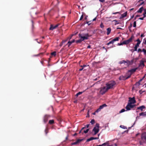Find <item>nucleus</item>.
<instances>
[{
    "label": "nucleus",
    "instance_id": "1",
    "mask_svg": "<svg viewBox=\"0 0 146 146\" xmlns=\"http://www.w3.org/2000/svg\"><path fill=\"white\" fill-rule=\"evenodd\" d=\"M79 37L80 38V39L76 40V42L77 43H81L82 41L84 40H88L89 37L90 36L88 33H80L79 34Z\"/></svg>",
    "mask_w": 146,
    "mask_h": 146
},
{
    "label": "nucleus",
    "instance_id": "2",
    "mask_svg": "<svg viewBox=\"0 0 146 146\" xmlns=\"http://www.w3.org/2000/svg\"><path fill=\"white\" fill-rule=\"evenodd\" d=\"M116 84L115 82L114 81H110L107 83L106 85L107 89L108 90L112 88Z\"/></svg>",
    "mask_w": 146,
    "mask_h": 146
},
{
    "label": "nucleus",
    "instance_id": "3",
    "mask_svg": "<svg viewBox=\"0 0 146 146\" xmlns=\"http://www.w3.org/2000/svg\"><path fill=\"white\" fill-rule=\"evenodd\" d=\"M99 125H100L99 123H96L95 125V126L93 129L92 131L94 132V135L97 134L99 131V128L100 127Z\"/></svg>",
    "mask_w": 146,
    "mask_h": 146
},
{
    "label": "nucleus",
    "instance_id": "4",
    "mask_svg": "<svg viewBox=\"0 0 146 146\" xmlns=\"http://www.w3.org/2000/svg\"><path fill=\"white\" fill-rule=\"evenodd\" d=\"M133 62V60H132L131 62L128 60H127L126 61L124 60H123L121 61L119 63L120 64L124 63V64H126L127 66H128L131 64H132Z\"/></svg>",
    "mask_w": 146,
    "mask_h": 146
},
{
    "label": "nucleus",
    "instance_id": "5",
    "mask_svg": "<svg viewBox=\"0 0 146 146\" xmlns=\"http://www.w3.org/2000/svg\"><path fill=\"white\" fill-rule=\"evenodd\" d=\"M132 104L128 103L127 105L125 107L127 110H131V108H132L135 106V105H132Z\"/></svg>",
    "mask_w": 146,
    "mask_h": 146
},
{
    "label": "nucleus",
    "instance_id": "6",
    "mask_svg": "<svg viewBox=\"0 0 146 146\" xmlns=\"http://www.w3.org/2000/svg\"><path fill=\"white\" fill-rule=\"evenodd\" d=\"M134 38V36H132L131 37L128 39L123 41V42L124 44H128L129 43L131 42L133 39Z\"/></svg>",
    "mask_w": 146,
    "mask_h": 146
},
{
    "label": "nucleus",
    "instance_id": "7",
    "mask_svg": "<svg viewBox=\"0 0 146 146\" xmlns=\"http://www.w3.org/2000/svg\"><path fill=\"white\" fill-rule=\"evenodd\" d=\"M135 97L129 98V100L128 103L131 104H134L136 102Z\"/></svg>",
    "mask_w": 146,
    "mask_h": 146
},
{
    "label": "nucleus",
    "instance_id": "8",
    "mask_svg": "<svg viewBox=\"0 0 146 146\" xmlns=\"http://www.w3.org/2000/svg\"><path fill=\"white\" fill-rule=\"evenodd\" d=\"M141 140L144 141H146V132H144L141 134Z\"/></svg>",
    "mask_w": 146,
    "mask_h": 146
},
{
    "label": "nucleus",
    "instance_id": "9",
    "mask_svg": "<svg viewBox=\"0 0 146 146\" xmlns=\"http://www.w3.org/2000/svg\"><path fill=\"white\" fill-rule=\"evenodd\" d=\"M108 89H107V88H106L105 87L102 88L100 90V93L102 94H104L108 90Z\"/></svg>",
    "mask_w": 146,
    "mask_h": 146
},
{
    "label": "nucleus",
    "instance_id": "10",
    "mask_svg": "<svg viewBox=\"0 0 146 146\" xmlns=\"http://www.w3.org/2000/svg\"><path fill=\"white\" fill-rule=\"evenodd\" d=\"M131 77V75H129L127 77L126 76H120L119 78V79L120 80H125L127 79L130 78Z\"/></svg>",
    "mask_w": 146,
    "mask_h": 146
},
{
    "label": "nucleus",
    "instance_id": "11",
    "mask_svg": "<svg viewBox=\"0 0 146 146\" xmlns=\"http://www.w3.org/2000/svg\"><path fill=\"white\" fill-rule=\"evenodd\" d=\"M107 106V105L106 104H104L101 106H100L99 108L96 111V112H98L99 111H100L104 107Z\"/></svg>",
    "mask_w": 146,
    "mask_h": 146
},
{
    "label": "nucleus",
    "instance_id": "12",
    "mask_svg": "<svg viewBox=\"0 0 146 146\" xmlns=\"http://www.w3.org/2000/svg\"><path fill=\"white\" fill-rule=\"evenodd\" d=\"M50 117V116L49 115H45L44 118V122L45 123H46L48 120V119Z\"/></svg>",
    "mask_w": 146,
    "mask_h": 146
},
{
    "label": "nucleus",
    "instance_id": "13",
    "mask_svg": "<svg viewBox=\"0 0 146 146\" xmlns=\"http://www.w3.org/2000/svg\"><path fill=\"white\" fill-rule=\"evenodd\" d=\"M83 139H78L77 141L71 144L72 145H74L77 144L79 143H80V142L82 141L83 140Z\"/></svg>",
    "mask_w": 146,
    "mask_h": 146
},
{
    "label": "nucleus",
    "instance_id": "14",
    "mask_svg": "<svg viewBox=\"0 0 146 146\" xmlns=\"http://www.w3.org/2000/svg\"><path fill=\"white\" fill-rule=\"evenodd\" d=\"M59 25V24H57L55 26H53L52 25H50V27L49 28L50 30H52L53 29H56L57 28Z\"/></svg>",
    "mask_w": 146,
    "mask_h": 146
},
{
    "label": "nucleus",
    "instance_id": "15",
    "mask_svg": "<svg viewBox=\"0 0 146 146\" xmlns=\"http://www.w3.org/2000/svg\"><path fill=\"white\" fill-rule=\"evenodd\" d=\"M137 69V68H135L133 69H131L128 70V72H130L131 73V74L130 75H131L133 74V73L135 72L136 70Z\"/></svg>",
    "mask_w": 146,
    "mask_h": 146
},
{
    "label": "nucleus",
    "instance_id": "16",
    "mask_svg": "<svg viewBox=\"0 0 146 146\" xmlns=\"http://www.w3.org/2000/svg\"><path fill=\"white\" fill-rule=\"evenodd\" d=\"M145 108V107L144 106H142L137 108V110H140L141 111L143 110V109Z\"/></svg>",
    "mask_w": 146,
    "mask_h": 146
},
{
    "label": "nucleus",
    "instance_id": "17",
    "mask_svg": "<svg viewBox=\"0 0 146 146\" xmlns=\"http://www.w3.org/2000/svg\"><path fill=\"white\" fill-rule=\"evenodd\" d=\"M139 116H142L143 117H146V111L142 112L139 114Z\"/></svg>",
    "mask_w": 146,
    "mask_h": 146
},
{
    "label": "nucleus",
    "instance_id": "18",
    "mask_svg": "<svg viewBox=\"0 0 146 146\" xmlns=\"http://www.w3.org/2000/svg\"><path fill=\"white\" fill-rule=\"evenodd\" d=\"M144 62H145V61H144L143 60H141L139 64V66L141 67L142 66H143V67L145 66V64H144Z\"/></svg>",
    "mask_w": 146,
    "mask_h": 146
},
{
    "label": "nucleus",
    "instance_id": "19",
    "mask_svg": "<svg viewBox=\"0 0 146 146\" xmlns=\"http://www.w3.org/2000/svg\"><path fill=\"white\" fill-rule=\"evenodd\" d=\"M107 35H108L110 33L111 31V29L110 28H108L107 29Z\"/></svg>",
    "mask_w": 146,
    "mask_h": 146
},
{
    "label": "nucleus",
    "instance_id": "20",
    "mask_svg": "<svg viewBox=\"0 0 146 146\" xmlns=\"http://www.w3.org/2000/svg\"><path fill=\"white\" fill-rule=\"evenodd\" d=\"M136 41H137V42L135 45L139 47V44L141 43V41L139 40V39H138Z\"/></svg>",
    "mask_w": 146,
    "mask_h": 146
},
{
    "label": "nucleus",
    "instance_id": "21",
    "mask_svg": "<svg viewBox=\"0 0 146 146\" xmlns=\"http://www.w3.org/2000/svg\"><path fill=\"white\" fill-rule=\"evenodd\" d=\"M143 7H141L137 11V12L139 13H141L143 10Z\"/></svg>",
    "mask_w": 146,
    "mask_h": 146
},
{
    "label": "nucleus",
    "instance_id": "22",
    "mask_svg": "<svg viewBox=\"0 0 146 146\" xmlns=\"http://www.w3.org/2000/svg\"><path fill=\"white\" fill-rule=\"evenodd\" d=\"M127 12H125L123 14H122L121 15V18H124V17H125L127 15Z\"/></svg>",
    "mask_w": 146,
    "mask_h": 146
},
{
    "label": "nucleus",
    "instance_id": "23",
    "mask_svg": "<svg viewBox=\"0 0 146 146\" xmlns=\"http://www.w3.org/2000/svg\"><path fill=\"white\" fill-rule=\"evenodd\" d=\"M54 123V121L53 119L50 120L49 121V123L50 124H53Z\"/></svg>",
    "mask_w": 146,
    "mask_h": 146
},
{
    "label": "nucleus",
    "instance_id": "24",
    "mask_svg": "<svg viewBox=\"0 0 146 146\" xmlns=\"http://www.w3.org/2000/svg\"><path fill=\"white\" fill-rule=\"evenodd\" d=\"M94 139V137H91L90 138H89L87 140L86 142H89L90 141Z\"/></svg>",
    "mask_w": 146,
    "mask_h": 146
},
{
    "label": "nucleus",
    "instance_id": "25",
    "mask_svg": "<svg viewBox=\"0 0 146 146\" xmlns=\"http://www.w3.org/2000/svg\"><path fill=\"white\" fill-rule=\"evenodd\" d=\"M119 37H116L115 38L113 39L112 40L114 42L115 41H118L119 40Z\"/></svg>",
    "mask_w": 146,
    "mask_h": 146
},
{
    "label": "nucleus",
    "instance_id": "26",
    "mask_svg": "<svg viewBox=\"0 0 146 146\" xmlns=\"http://www.w3.org/2000/svg\"><path fill=\"white\" fill-rule=\"evenodd\" d=\"M89 129H88L86 130H84L83 132L82 133V134H83L84 133H86L89 131Z\"/></svg>",
    "mask_w": 146,
    "mask_h": 146
},
{
    "label": "nucleus",
    "instance_id": "27",
    "mask_svg": "<svg viewBox=\"0 0 146 146\" xmlns=\"http://www.w3.org/2000/svg\"><path fill=\"white\" fill-rule=\"evenodd\" d=\"M142 52H143L144 54L146 56V50L144 48L142 49Z\"/></svg>",
    "mask_w": 146,
    "mask_h": 146
},
{
    "label": "nucleus",
    "instance_id": "28",
    "mask_svg": "<svg viewBox=\"0 0 146 146\" xmlns=\"http://www.w3.org/2000/svg\"><path fill=\"white\" fill-rule=\"evenodd\" d=\"M84 91H84L83 92H78V93H77L76 94V96H78L82 94L83 93V92H84Z\"/></svg>",
    "mask_w": 146,
    "mask_h": 146
},
{
    "label": "nucleus",
    "instance_id": "29",
    "mask_svg": "<svg viewBox=\"0 0 146 146\" xmlns=\"http://www.w3.org/2000/svg\"><path fill=\"white\" fill-rule=\"evenodd\" d=\"M56 52L54 51L52 52L51 54V56H55L56 55Z\"/></svg>",
    "mask_w": 146,
    "mask_h": 146
},
{
    "label": "nucleus",
    "instance_id": "30",
    "mask_svg": "<svg viewBox=\"0 0 146 146\" xmlns=\"http://www.w3.org/2000/svg\"><path fill=\"white\" fill-rule=\"evenodd\" d=\"M72 43V41H69L68 42L67 44H68V46L69 47Z\"/></svg>",
    "mask_w": 146,
    "mask_h": 146
},
{
    "label": "nucleus",
    "instance_id": "31",
    "mask_svg": "<svg viewBox=\"0 0 146 146\" xmlns=\"http://www.w3.org/2000/svg\"><path fill=\"white\" fill-rule=\"evenodd\" d=\"M95 123V120L94 119H92L90 121V123L92 124H94Z\"/></svg>",
    "mask_w": 146,
    "mask_h": 146
},
{
    "label": "nucleus",
    "instance_id": "32",
    "mask_svg": "<svg viewBox=\"0 0 146 146\" xmlns=\"http://www.w3.org/2000/svg\"><path fill=\"white\" fill-rule=\"evenodd\" d=\"M45 132L46 135L48 133V129L47 128H46L45 130Z\"/></svg>",
    "mask_w": 146,
    "mask_h": 146
},
{
    "label": "nucleus",
    "instance_id": "33",
    "mask_svg": "<svg viewBox=\"0 0 146 146\" xmlns=\"http://www.w3.org/2000/svg\"><path fill=\"white\" fill-rule=\"evenodd\" d=\"M113 43H114V42L113 41V40H111V41H110L107 44V45H109L110 44H113Z\"/></svg>",
    "mask_w": 146,
    "mask_h": 146
},
{
    "label": "nucleus",
    "instance_id": "34",
    "mask_svg": "<svg viewBox=\"0 0 146 146\" xmlns=\"http://www.w3.org/2000/svg\"><path fill=\"white\" fill-rule=\"evenodd\" d=\"M113 21H115L116 22V23L115 24V25H116L117 24H119V22H118V21L116 19L113 20Z\"/></svg>",
    "mask_w": 146,
    "mask_h": 146
},
{
    "label": "nucleus",
    "instance_id": "35",
    "mask_svg": "<svg viewBox=\"0 0 146 146\" xmlns=\"http://www.w3.org/2000/svg\"><path fill=\"white\" fill-rule=\"evenodd\" d=\"M120 127H121V128L124 129H127V128L124 125H121Z\"/></svg>",
    "mask_w": 146,
    "mask_h": 146
},
{
    "label": "nucleus",
    "instance_id": "36",
    "mask_svg": "<svg viewBox=\"0 0 146 146\" xmlns=\"http://www.w3.org/2000/svg\"><path fill=\"white\" fill-rule=\"evenodd\" d=\"M100 26L101 28H103L104 27V25L102 23H101Z\"/></svg>",
    "mask_w": 146,
    "mask_h": 146
},
{
    "label": "nucleus",
    "instance_id": "37",
    "mask_svg": "<svg viewBox=\"0 0 146 146\" xmlns=\"http://www.w3.org/2000/svg\"><path fill=\"white\" fill-rule=\"evenodd\" d=\"M125 111V110L124 109H122L120 111H119V113H121L123 112H124Z\"/></svg>",
    "mask_w": 146,
    "mask_h": 146
},
{
    "label": "nucleus",
    "instance_id": "38",
    "mask_svg": "<svg viewBox=\"0 0 146 146\" xmlns=\"http://www.w3.org/2000/svg\"><path fill=\"white\" fill-rule=\"evenodd\" d=\"M108 142H106V143H103V144H102V146H104V145H108Z\"/></svg>",
    "mask_w": 146,
    "mask_h": 146
},
{
    "label": "nucleus",
    "instance_id": "39",
    "mask_svg": "<svg viewBox=\"0 0 146 146\" xmlns=\"http://www.w3.org/2000/svg\"><path fill=\"white\" fill-rule=\"evenodd\" d=\"M143 43L145 44H146V38L143 39Z\"/></svg>",
    "mask_w": 146,
    "mask_h": 146
},
{
    "label": "nucleus",
    "instance_id": "40",
    "mask_svg": "<svg viewBox=\"0 0 146 146\" xmlns=\"http://www.w3.org/2000/svg\"><path fill=\"white\" fill-rule=\"evenodd\" d=\"M138 46H135L134 47V51H137V47H138Z\"/></svg>",
    "mask_w": 146,
    "mask_h": 146
},
{
    "label": "nucleus",
    "instance_id": "41",
    "mask_svg": "<svg viewBox=\"0 0 146 146\" xmlns=\"http://www.w3.org/2000/svg\"><path fill=\"white\" fill-rule=\"evenodd\" d=\"M136 21H135L134 22V23H133V27H136Z\"/></svg>",
    "mask_w": 146,
    "mask_h": 146
},
{
    "label": "nucleus",
    "instance_id": "42",
    "mask_svg": "<svg viewBox=\"0 0 146 146\" xmlns=\"http://www.w3.org/2000/svg\"><path fill=\"white\" fill-rule=\"evenodd\" d=\"M132 24H131L130 26L128 27V28L129 29V30L130 32H131V30L130 29L132 27Z\"/></svg>",
    "mask_w": 146,
    "mask_h": 146
},
{
    "label": "nucleus",
    "instance_id": "43",
    "mask_svg": "<svg viewBox=\"0 0 146 146\" xmlns=\"http://www.w3.org/2000/svg\"><path fill=\"white\" fill-rule=\"evenodd\" d=\"M142 52V50H141L140 48H139L138 49V51H137V52Z\"/></svg>",
    "mask_w": 146,
    "mask_h": 146
},
{
    "label": "nucleus",
    "instance_id": "44",
    "mask_svg": "<svg viewBox=\"0 0 146 146\" xmlns=\"http://www.w3.org/2000/svg\"><path fill=\"white\" fill-rule=\"evenodd\" d=\"M113 14H120V13L119 12H117L115 13H112Z\"/></svg>",
    "mask_w": 146,
    "mask_h": 146
},
{
    "label": "nucleus",
    "instance_id": "45",
    "mask_svg": "<svg viewBox=\"0 0 146 146\" xmlns=\"http://www.w3.org/2000/svg\"><path fill=\"white\" fill-rule=\"evenodd\" d=\"M91 21H87L86 22V23H87L88 25H90L91 24V23H90Z\"/></svg>",
    "mask_w": 146,
    "mask_h": 146
},
{
    "label": "nucleus",
    "instance_id": "46",
    "mask_svg": "<svg viewBox=\"0 0 146 146\" xmlns=\"http://www.w3.org/2000/svg\"><path fill=\"white\" fill-rule=\"evenodd\" d=\"M123 43V42H121V43H118V45H119V46L120 45H123L124 44V43Z\"/></svg>",
    "mask_w": 146,
    "mask_h": 146
},
{
    "label": "nucleus",
    "instance_id": "47",
    "mask_svg": "<svg viewBox=\"0 0 146 146\" xmlns=\"http://www.w3.org/2000/svg\"><path fill=\"white\" fill-rule=\"evenodd\" d=\"M83 17H84L83 15H82L80 17V20H82L83 18Z\"/></svg>",
    "mask_w": 146,
    "mask_h": 146
},
{
    "label": "nucleus",
    "instance_id": "48",
    "mask_svg": "<svg viewBox=\"0 0 146 146\" xmlns=\"http://www.w3.org/2000/svg\"><path fill=\"white\" fill-rule=\"evenodd\" d=\"M146 14L145 13H143V17L145 18V17H146Z\"/></svg>",
    "mask_w": 146,
    "mask_h": 146
},
{
    "label": "nucleus",
    "instance_id": "49",
    "mask_svg": "<svg viewBox=\"0 0 146 146\" xmlns=\"http://www.w3.org/2000/svg\"><path fill=\"white\" fill-rule=\"evenodd\" d=\"M73 36V35H72L71 36H70V37H68V39H70L72 38V36Z\"/></svg>",
    "mask_w": 146,
    "mask_h": 146
},
{
    "label": "nucleus",
    "instance_id": "50",
    "mask_svg": "<svg viewBox=\"0 0 146 146\" xmlns=\"http://www.w3.org/2000/svg\"><path fill=\"white\" fill-rule=\"evenodd\" d=\"M144 18L143 17H140L139 19L141 20H143Z\"/></svg>",
    "mask_w": 146,
    "mask_h": 146
},
{
    "label": "nucleus",
    "instance_id": "51",
    "mask_svg": "<svg viewBox=\"0 0 146 146\" xmlns=\"http://www.w3.org/2000/svg\"><path fill=\"white\" fill-rule=\"evenodd\" d=\"M141 16L140 15H137L136 16V17H135V20L136 19V18L137 17H139Z\"/></svg>",
    "mask_w": 146,
    "mask_h": 146
},
{
    "label": "nucleus",
    "instance_id": "52",
    "mask_svg": "<svg viewBox=\"0 0 146 146\" xmlns=\"http://www.w3.org/2000/svg\"><path fill=\"white\" fill-rule=\"evenodd\" d=\"M32 29H33L34 26V25H33V21H32Z\"/></svg>",
    "mask_w": 146,
    "mask_h": 146
},
{
    "label": "nucleus",
    "instance_id": "53",
    "mask_svg": "<svg viewBox=\"0 0 146 146\" xmlns=\"http://www.w3.org/2000/svg\"><path fill=\"white\" fill-rule=\"evenodd\" d=\"M99 1L103 3L104 2V0H99Z\"/></svg>",
    "mask_w": 146,
    "mask_h": 146
},
{
    "label": "nucleus",
    "instance_id": "54",
    "mask_svg": "<svg viewBox=\"0 0 146 146\" xmlns=\"http://www.w3.org/2000/svg\"><path fill=\"white\" fill-rule=\"evenodd\" d=\"M86 66V65H84L83 66H80L81 67H83V68H84V67Z\"/></svg>",
    "mask_w": 146,
    "mask_h": 146
},
{
    "label": "nucleus",
    "instance_id": "55",
    "mask_svg": "<svg viewBox=\"0 0 146 146\" xmlns=\"http://www.w3.org/2000/svg\"><path fill=\"white\" fill-rule=\"evenodd\" d=\"M66 41H67V40H62V42L63 43H64L65 42H66Z\"/></svg>",
    "mask_w": 146,
    "mask_h": 146
},
{
    "label": "nucleus",
    "instance_id": "56",
    "mask_svg": "<svg viewBox=\"0 0 146 146\" xmlns=\"http://www.w3.org/2000/svg\"><path fill=\"white\" fill-rule=\"evenodd\" d=\"M96 17L93 20H92V21H96Z\"/></svg>",
    "mask_w": 146,
    "mask_h": 146
},
{
    "label": "nucleus",
    "instance_id": "57",
    "mask_svg": "<svg viewBox=\"0 0 146 146\" xmlns=\"http://www.w3.org/2000/svg\"><path fill=\"white\" fill-rule=\"evenodd\" d=\"M90 125V124H87L86 125V127L87 128H88Z\"/></svg>",
    "mask_w": 146,
    "mask_h": 146
},
{
    "label": "nucleus",
    "instance_id": "58",
    "mask_svg": "<svg viewBox=\"0 0 146 146\" xmlns=\"http://www.w3.org/2000/svg\"><path fill=\"white\" fill-rule=\"evenodd\" d=\"M91 48V46L90 45H88L87 46V48Z\"/></svg>",
    "mask_w": 146,
    "mask_h": 146
},
{
    "label": "nucleus",
    "instance_id": "59",
    "mask_svg": "<svg viewBox=\"0 0 146 146\" xmlns=\"http://www.w3.org/2000/svg\"><path fill=\"white\" fill-rule=\"evenodd\" d=\"M83 67H82V68L80 69L79 70L80 71H82V70H83Z\"/></svg>",
    "mask_w": 146,
    "mask_h": 146
},
{
    "label": "nucleus",
    "instance_id": "60",
    "mask_svg": "<svg viewBox=\"0 0 146 146\" xmlns=\"http://www.w3.org/2000/svg\"><path fill=\"white\" fill-rule=\"evenodd\" d=\"M144 35L143 34H141V37H144Z\"/></svg>",
    "mask_w": 146,
    "mask_h": 146
},
{
    "label": "nucleus",
    "instance_id": "61",
    "mask_svg": "<svg viewBox=\"0 0 146 146\" xmlns=\"http://www.w3.org/2000/svg\"><path fill=\"white\" fill-rule=\"evenodd\" d=\"M144 1H143L140 4V5H143V4H144Z\"/></svg>",
    "mask_w": 146,
    "mask_h": 146
},
{
    "label": "nucleus",
    "instance_id": "62",
    "mask_svg": "<svg viewBox=\"0 0 146 146\" xmlns=\"http://www.w3.org/2000/svg\"><path fill=\"white\" fill-rule=\"evenodd\" d=\"M63 43L62 42H61V43L60 44V46H62L63 45Z\"/></svg>",
    "mask_w": 146,
    "mask_h": 146
},
{
    "label": "nucleus",
    "instance_id": "63",
    "mask_svg": "<svg viewBox=\"0 0 146 146\" xmlns=\"http://www.w3.org/2000/svg\"><path fill=\"white\" fill-rule=\"evenodd\" d=\"M98 139V137H94V139Z\"/></svg>",
    "mask_w": 146,
    "mask_h": 146
},
{
    "label": "nucleus",
    "instance_id": "64",
    "mask_svg": "<svg viewBox=\"0 0 146 146\" xmlns=\"http://www.w3.org/2000/svg\"><path fill=\"white\" fill-rule=\"evenodd\" d=\"M146 14V9H145L144 10V12Z\"/></svg>",
    "mask_w": 146,
    "mask_h": 146
}]
</instances>
